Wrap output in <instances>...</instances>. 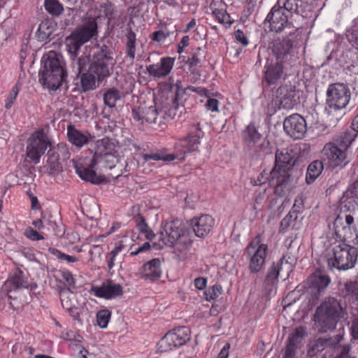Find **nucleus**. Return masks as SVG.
<instances>
[{"label":"nucleus","mask_w":358,"mask_h":358,"mask_svg":"<svg viewBox=\"0 0 358 358\" xmlns=\"http://www.w3.org/2000/svg\"><path fill=\"white\" fill-rule=\"evenodd\" d=\"M268 245L262 243V235H257L248 245L245 254L248 259V269L252 274L260 272L265 264Z\"/></svg>","instance_id":"obj_7"},{"label":"nucleus","mask_w":358,"mask_h":358,"mask_svg":"<svg viewBox=\"0 0 358 358\" xmlns=\"http://www.w3.org/2000/svg\"><path fill=\"white\" fill-rule=\"evenodd\" d=\"M350 95L346 85L340 83L331 84L327 92V104L331 109H343L348 104Z\"/></svg>","instance_id":"obj_12"},{"label":"nucleus","mask_w":358,"mask_h":358,"mask_svg":"<svg viewBox=\"0 0 358 358\" xmlns=\"http://www.w3.org/2000/svg\"><path fill=\"white\" fill-rule=\"evenodd\" d=\"M350 350V346L349 345H343L341 349H339L338 344L336 352L331 354L332 355V358H352Z\"/></svg>","instance_id":"obj_56"},{"label":"nucleus","mask_w":358,"mask_h":358,"mask_svg":"<svg viewBox=\"0 0 358 358\" xmlns=\"http://www.w3.org/2000/svg\"><path fill=\"white\" fill-rule=\"evenodd\" d=\"M283 129L291 138L301 139L307 131L306 121L299 114H292L285 119Z\"/></svg>","instance_id":"obj_19"},{"label":"nucleus","mask_w":358,"mask_h":358,"mask_svg":"<svg viewBox=\"0 0 358 358\" xmlns=\"http://www.w3.org/2000/svg\"><path fill=\"white\" fill-rule=\"evenodd\" d=\"M244 143L248 147L254 146L262 138V135L257 131L254 123H250L242 132Z\"/></svg>","instance_id":"obj_35"},{"label":"nucleus","mask_w":358,"mask_h":358,"mask_svg":"<svg viewBox=\"0 0 358 358\" xmlns=\"http://www.w3.org/2000/svg\"><path fill=\"white\" fill-rule=\"evenodd\" d=\"M142 278L155 281L158 280L162 275L161 262L159 259H152L145 264L141 270Z\"/></svg>","instance_id":"obj_30"},{"label":"nucleus","mask_w":358,"mask_h":358,"mask_svg":"<svg viewBox=\"0 0 358 358\" xmlns=\"http://www.w3.org/2000/svg\"><path fill=\"white\" fill-rule=\"evenodd\" d=\"M50 142L43 129L34 132L29 137L26 148V155L35 164L40 162L41 157L45 153Z\"/></svg>","instance_id":"obj_10"},{"label":"nucleus","mask_w":358,"mask_h":358,"mask_svg":"<svg viewBox=\"0 0 358 358\" xmlns=\"http://www.w3.org/2000/svg\"><path fill=\"white\" fill-rule=\"evenodd\" d=\"M42 63L39 71L40 83L50 90H56L67 78L62 61L55 52H50L46 57L42 58Z\"/></svg>","instance_id":"obj_3"},{"label":"nucleus","mask_w":358,"mask_h":358,"mask_svg":"<svg viewBox=\"0 0 358 358\" xmlns=\"http://www.w3.org/2000/svg\"><path fill=\"white\" fill-rule=\"evenodd\" d=\"M97 29L96 18L90 17L87 18L80 26L77 27L74 32L85 43H87L90 39L97 36Z\"/></svg>","instance_id":"obj_26"},{"label":"nucleus","mask_w":358,"mask_h":358,"mask_svg":"<svg viewBox=\"0 0 358 358\" xmlns=\"http://www.w3.org/2000/svg\"><path fill=\"white\" fill-rule=\"evenodd\" d=\"M17 94L18 90L17 87H13L6 101L5 107L6 109H10L12 107L13 103L17 96Z\"/></svg>","instance_id":"obj_62"},{"label":"nucleus","mask_w":358,"mask_h":358,"mask_svg":"<svg viewBox=\"0 0 358 358\" xmlns=\"http://www.w3.org/2000/svg\"><path fill=\"white\" fill-rule=\"evenodd\" d=\"M171 32L169 30H158L154 31L150 36V38L152 41L157 42V43H163L165 40L170 36Z\"/></svg>","instance_id":"obj_54"},{"label":"nucleus","mask_w":358,"mask_h":358,"mask_svg":"<svg viewBox=\"0 0 358 358\" xmlns=\"http://www.w3.org/2000/svg\"><path fill=\"white\" fill-rule=\"evenodd\" d=\"M190 225L197 237L204 238L212 231L214 219L209 215H202L192 218Z\"/></svg>","instance_id":"obj_23"},{"label":"nucleus","mask_w":358,"mask_h":358,"mask_svg":"<svg viewBox=\"0 0 358 358\" xmlns=\"http://www.w3.org/2000/svg\"><path fill=\"white\" fill-rule=\"evenodd\" d=\"M128 92L120 90L116 87H110L106 90L103 95V102L110 108H114L117 101L123 98Z\"/></svg>","instance_id":"obj_34"},{"label":"nucleus","mask_w":358,"mask_h":358,"mask_svg":"<svg viewBox=\"0 0 358 358\" xmlns=\"http://www.w3.org/2000/svg\"><path fill=\"white\" fill-rule=\"evenodd\" d=\"M222 292V287L220 285H214L208 287L204 292L205 299L211 301L216 299Z\"/></svg>","instance_id":"obj_51"},{"label":"nucleus","mask_w":358,"mask_h":358,"mask_svg":"<svg viewBox=\"0 0 358 358\" xmlns=\"http://www.w3.org/2000/svg\"><path fill=\"white\" fill-rule=\"evenodd\" d=\"M175 62V58L170 57H162L157 64L146 66V70L150 76L157 78H165L171 71Z\"/></svg>","instance_id":"obj_24"},{"label":"nucleus","mask_w":358,"mask_h":358,"mask_svg":"<svg viewBox=\"0 0 358 358\" xmlns=\"http://www.w3.org/2000/svg\"><path fill=\"white\" fill-rule=\"evenodd\" d=\"M96 82L97 77L92 73L90 72L89 69L87 73H83L80 83L84 92L94 90L96 87Z\"/></svg>","instance_id":"obj_43"},{"label":"nucleus","mask_w":358,"mask_h":358,"mask_svg":"<svg viewBox=\"0 0 358 358\" xmlns=\"http://www.w3.org/2000/svg\"><path fill=\"white\" fill-rule=\"evenodd\" d=\"M45 10L53 16H59L64 10V7L59 0H44Z\"/></svg>","instance_id":"obj_46"},{"label":"nucleus","mask_w":358,"mask_h":358,"mask_svg":"<svg viewBox=\"0 0 358 358\" xmlns=\"http://www.w3.org/2000/svg\"><path fill=\"white\" fill-rule=\"evenodd\" d=\"M298 218L294 211H289V213L280 222V230L283 231L289 228L292 222H295Z\"/></svg>","instance_id":"obj_57"},{"label":"nucleus","mask_w":358,"mask_h":358,"mask_svg":"<svg viewBox=\"0 0 358 358\" xmlns=\"http://www.w3.org/2000/svg\"><path fill=\"white\" fill-rule=\"evenodd\" d=\"M112 55L111 48L106 45L96 48L88 69L97 77L98 83L102 82L110 76L109 64H113Z\"/></svg>","instance_id":"obj_8"},{"label":"nucleus","mask_w":358,"mask_h":358,"mask_svg":"<svg viewBox=\"0 0 358 358\" xmlns=\"http://www.w3.org/2000/svg\"><path fill=\"white\" fill-rule=\"evenodd\" d=\"M111 317V312L108 309L98 311L96 314L97 325L102 329L106 328Z\"/></svg>","instance_id":"obj_49"},{"label":"nucleus","mask_w":358,"mask_h":358,"mask_svg":"<svg viewBox=\"0 0 358 358\" xmlns=\"http://www.w3.org/2000/svg\"><path fill=\"white\" fill-rule=\"evenodd\" d=\"M333 255L327 259L329 269L348 270L355 266L357 259V249L351 245L340 243L332 250Z\"/></svg>","instance_id":"obj_6"},{"label":"nucleus","mask_w":358,"mask_h":358,"mask_svg":"<svg viewBox=\"0 0 358 358\" xmlns=\"http://www.w3.org/2000/svg\"><path fill=\"white\" fill-rule=\"evenodd\" d=\"M306 335V328L299 327L295 329L293 333L289 336L287 344L291 346L299 348L303 337Z\"/></svg>","instance_id":"obj_45"},{"label":"nucleus","mask_w":358,"mask_h":358,"mask_svg":"<svg viewBox=\"0 0 358 358\" xmlns=\"http://www.w3.org/2000/svg\"><path fill=\"white\" fill-rule=\"evenodd\" d=\"M175 86L176 87L177 92L176 93L175 98H174V99L173 101V105L169 109V115L171 118H174L176 116L177 110H178L180 109H183V106H180V105L178 104V98H177L178 95V92L180 91V90L182 89V83H181V82L180 80H177V82L175 84Z\"/></svg>","instance_id":"obj_50"},{"label":"nucleus","mask_w":358,"mask_h":358,"mask_svg":"<svg viewBox=\"0 0 358 358\" xmlns=\"http://www.w3.org/2000/svg\"><path fill=\"white\" fill-rule=\"evenodd\" d=\"M46 227L56 236L62 237L64 234L62 225L58 224L55 221L47 220Z\"/></svg>","instance_id":"obj_52"},{"label":"nucleus","mask_w":358,"mask_h":358,"mask_svg":"<svg viewBox=\"0 0 358 358\" xmlns=\"http://www.w3.org/2000/svg\"><path fill=\"white\" fill-rule=\"evenodd\" d=\"M134 219L137 229L145 235V238L148 240H152L155 236V234H154L152 230L148 227V224L145 222V217L142 215L138 214L134 217Z\"/></svg>","instance_id":"obj_42"},{"label":"nucleus","mask_w":358,"mask_h":358,"mask_svg":"<svg viewBox=\"0 0 358 358\" xmlns=\"http://www.w3.org/2000/svg\"><path fill=\"white\" fill-rule=\"evenodd\" d=\"M24 289H29V283L20 270H16L3 285V289L8 297L13 300H17Z\"/></svg>","instance_id":"obj_18"},{"label":"nucleus","mask_w":358,"mask_h":358,"mask_svg":"<svg viewBox=\"0 0 358 358\" xmlns=\"http://www.w3.org/2000/svg\"><path fill=\"white\" fill-rule=\"evenodd\" d=\"M185 234V230L182 222L180 220H174L167 222L159 233V240L167 246L173 247L182 241Z\"/></svg>","instance_id":"obj_15"},{"label":"nucleus","mask_w":358,"mask_h":358,"mask_svg":"<svg viewBox=\"0 0 358 358\" xmlns=\"http://www.w3.org/2000/svg\"><path fill=\"white\" fill-rule=\"evenodd\" d=\"M267 195L266 193V188L256 193L255 198L254 208L257 209L259 206H261L266 199Z\"/></svg>","instance_id":"obj_63"},{"label":"nucleus","mask_w":358,"mask_h":358,"mask_svg":"<svg viewBox=\"0 0 358 358\" xmlns=\"http://www.w3.org/2000/svg\"><path fill=\"white\" fill-rule=\"evenodd\" d=\"M115 150V145L113 141L108 138H103L96 141L95 152L93 157L114 153Z\"/></svg>","instance_id":"obj_37"},{"label":"nucleus","mask_w":358,"mask_h":358,"mask_svg":"<svg viewBox=\"0 0 358 358\" xmlns=\"http://www.w3.org/2000/svg\"><path fill=\"white\" fill-rule=\"evenodd\" d=\"M68 141L77 148H82L90 141V134L87 131H82L73 124H69L66 128Z\"/></svg>","instance_id":"obj_29"},{"label":"nucleus","mask_w":358,"mask_h":358,"mask_svg":"<svg viewBox=\"0 0 358 358\" xmlns=\"http://www.w3.org/2000/svg\"><path fill=\"white\" fill-rule=\"evenodd\" d=\"M267 58L288 66H294L299 57L293 48V41L289 38L274 41L269 47Z\"/></svg>","instance_id":"obj_9"},{"label":"nucleus","mask_w":358,"mask_h":358,"mask_svg":"<svg viewBox=\"0 0 358 358\" xmlns=\"http://www.w3.org/2000/svg\"><path fill=\"white\" fill-rule=\"evenodd\" d=\"M349 42L352 46L358 48V27H354L348 36Z\"/></svg>","instance_id":"obj_64"},{"label":"nucleus","mask_w":358,"mask_h":358,"mask_svg":"<svg viewBox=\"0 0 358 358\" xmlns=\"http://www.w3.org/2000/svg\"><path fill=\"white\" fill-rule=\"evenodd\" d=\"M346 315L345 303L333 296L326 297L313 315L315 328L320 333L331 331L336 329L341 319Z\"/></svg>","instance_id":"obj_2"},{"label":"nucleus","mask_w":358,"mask_h":358,"mask_svg":"<svg viewBox=\"0 0 358 358\" xmlns=\"http://www.w3.org/2000/svg\"><path fill=\"white\" fill-rule=\"evenodd\" d=\"M48 163L50 174L53 175L57 173L62 170V166L58 162V158L52 157L48 159Z\"/></svg>","instance_id":"obj_59"},{"label":"nucleus","mask_w":358,"mask_h":358,"mask_svg":"<svg viewBox=\"0 0 358 358\" xmlns=\"http://www.w3.org/2000/svg\"><path fill=\"white\" fill-rule=\"evenodd\" d=\"M295 155L290 148L277 150L275 152V166L270 171V183L273 185L275 193L278 196H282L285 190H289L294 186L292 167L295 163Z\"/></svg>","instance_id":"obj_1"},{"label":"nucleus","mask_w":358,"mask_h":358,"mask_svg":"<svg viewBox=\"0 0 358 358\" xmlns=\"http://www.w3.org/2000/svg\"><path fill=\"white\" fill-rule=\"evenodd\" d=\"M96 296L106 299L115 298L122 294V287L120 284L111 280L103 282L100 286H93L91 288Z\"/></svg>","instance_id":"obj_22"},{"label":"nucleus","mask_w":358,"mask_h":358,"mask_svg":"<svg viewBox=\"0 0 358 358\" xmlns=\"http://www.w3.org/2000/svg\"><path fill=\"white\" fill-rule=\"evenodd\" d=\"M131 113L135 120L150 124L156 123L159 115V112L155 106L134 107Z\"/></svg>","instance_id":"obj_25"},{"label":"nucleus","mask_w":358,"mask_h":358,"mask_svg":"<svg viewBox=\"0 0 358 358\" xmlns=\"http://www.w3.org/2000/svg\"><path fill=\"white\" fill-rule=\"evenodd\" d=\"M342 339L341 334L329 338H319L312 344L310 352L314 355H319L321 358H332L331 353L336 352L337 345Z\"/></svg>","instance_id":"obj_17"},{"label":"nucleus","mask_w":358,"mask_h":358,"mask_svg":"<svg viewBox=\"0 0 358 358\" xmlns=\"http://www.w3.org/2000/svg\"><path fill=\"white\" fill-rule=\"evenodd\" d=\"M90 164L89 167H78L76 166V173L78 176L84 180L90 182L93 184H99L101 182V179L98 176L96 172L92 169V167Z\"/></svg>","instance_id":"obj_39"},{"label":"nucleus","mask_w":358,"mask_h":358,"mask_svg":"<svg viewBox=\"0 0 358 358\" xmlns=\"http://www.w3.org/2000/svg\"><path fill=\"white\" fill-rule=\"evenodd\" d=\"M270 178H271V175L270 173L268 174V173H266L265 171H264L263 172H262L259 176L257 177V179H255L253 182H252L254 185H256V186H260L262 185H264L265 184L267 181L269 182V185L271 186H272L270 183Z\"/></svg>","instance_id":"obj_61"},{"label":"nucleus","mask_w":358,"mask_h":358,"mask_svg":"<svg viewBox=\"0 0 358 358\" xmlns=\"http://www.w3.org/2000/svg\"><path fill=\"white\" fill-rule=\"evenodd\" d=\"M295 259L293 257L283 255L277 262H273L268 268L264 281V288L269 294L275 292L279 277L286 280L293 271Z\"/></svg>","instance_id":"obj_5"},{"label":"nucleus","mask_w":358,"mask_h":358,"mask_svg":"<svg viewBox=\"0 0 358 358\" xmlns=\"http://www.w3.org/2000/svg\"><path fill=\"white\" fill-rule=\"evenodd\" d=\"M203 131L199 124L191 127L187 136L179 139L175 143L176 154L162 155L163 161L171 162L176 159L183 160L187 153L198 150Z\"/></svg>","instance_id":"obj_4"},{"label":"nucleus","mask_w":358,"mask_h":358,"mask_svg":"<svg viewBox=\"0 0 358 358\" xmlns=\"http://www.w3.org/2000/svg\"><path fill=\"white\" fill-rule=\"evenodd\" d=\"M90 59L88 56H81L73 62V68L76 69L78 73H81L90 64Z\"/></svg>","instance_id":"obj_55"},{"label":"nucleus","mask_w":358,"mask_h":358,"mask_svg":"<svg viewBox=\"0 0 358 358\" xmlns=\"http://www.w3.org/2000/svg\"><path fill=\"white\" fill-rule=\"evenodd\" d=\"M300 94L301 92L295 85L286 83L276 90V103L280 108L291 109L299 103Z\"/></svg>","instance_id":"obj_14"},{"label":"nucleus","mask_w":358,"mask_h":358,"mask_svg":"<svg viewBox=\"0 0 358 358\" xmlns=\"http://www.w3.org/2000/svg\"><path fill=\"white\" fill-rule=\"evenodd\" d=\"M55 30L53 23L50 20L42 21L36 32V36L40 41H45Z\"/></svg>","instance_id":"obj_41"},{"label":"nucleus","mask_w":358,"mask_h":358,"mask_svg":"<svg viewBox=\"0 0 358 358\" xmlns=\"http://www.w3.org/2000/svg\"><path fill=\"white\" fill-rule=\"evenodd\" d=\"M288 65L266 58L264 69V80L268 85H275L284 77V70Z\"/></svg>","instance_id":"obj_21"},{"label":"nucleus","mask_w":358,"mask_h":358,"mask_svg":"<svg viewBox=\"0 0 358 358\" xmlns=\"http://www.w3.org/2000/svg\"><path fill=\"white\" fill-rule=\"evenodd\" d=\"M358 217V211L353 209L349 213H341L335 218L334 229L336 236L341 238H345L346 236L350 234L351 228L353 227L355 218Z\"/></svg>","instance_id":"obj_20"},{"label":"nucleus","mask_w":358,"mask_h":358,"mask_svg":"<svg viewBox=\"0 0 358 358\" xmlns=\"http://www.w3.org/2000/svg\"><path fill=\"white\" fill-rule=\"evenodd\" d=\"M205 53L201 48L198 47L196 49L192 52V55L191 57L188 58L186 61V64L190 67L197 66L199 64H201V61L205 59Z\"/></svg>","instance_id":"obj_48"},{"label":"nucleus","mask_w":358,"mask_h":358,"mask_svg":"<svg viewBox=\"0 0 358 358\" xmlns=\"http://www.w3.org/2000/svg\"><path fill=\"white\" fill-rule=\"evenodd\" d=\"M117 162V157L114 153H110L99 157H93L91 165L96 166V164H99L101 167L105 169H112L115 167Z\"/></svg>","instance_id":"obj_38"},{"label":"nucleus","mask_w":358,"mask_h":358,"mask_svg":"<svg viewBox=\"0 0 358 358\" xmlns=\"http://www.w3.org/2000/svg\"><path fill=\"white\" fill-rule=\"evenodd\" d=\"M129 238L127 236H122L115 243V248L110 251L107 262L108 268L110 271L116 264H121L122 259L120 255L124 252H128Z\"/></svg>","instance_id":"obj_27"},{"label":"nucleus","mask_w":358,"mask_h":358,"mask_svg":"<svg viewBox=\"0 0 358 358\" xmlns=\"http://www.w3.org/2000/svg\"><path fill=\"white\" fill-rule=\"evenodd\" d=\"M303 198L302 195L296 196L294 205L290 211H294V214H296L298 216V214L300 213L303 208Z\"/></svg>","instance_id":"obj_60"},{"label":"nucleus","mask_w":358,"mask_h":358,"mask_svg":"<svg viewBox=\"0 0 358 358\" xmlns=\"http://www.w3.org/2000/svg\"><path fill=\"white\" fill-rule=\"evenodd\" d=\"M190 331L186 327H180L169 331L158 343V350L168 352L185 345L190 340Z\"/></svg>","instance_id":"obj_13"},{"label":"nucleus","mask_w":358,"mask_h":358,"mask_svg":"<svg viewBox=\"0 0 358 358\" xmlns=\"http://www.w3.org/2000/svg\"><path fill=\"white\" fill-rule=\"evenodd\" d=\"M66 49L71 56L76 57L80 47L85 43L73 31L65 41Z\"/></svg>","instance_id":"obj_40"},{"label":"nucleus","mask_w":358,"mask_h":358,"mask_svg":"<svg viewBox=\"0 0 358 358\" xmlns=\"http://www.w3.org/2000/svg\"><path fill=\"white\" fill-rule=\"evenodd\" d=\"M75 294L70 288H64L60 291V299L64 309L69 313L71 316L76 318L79 316L78 308L75 304Z\"/></svg>","instance_id":"obj_31"},{"label":"nucleus","mask_w":358,"mask_h":358,"mask_svg":"<svg viewBox=\"0 0 358 358\" xmlns=\"http://www.w3.org/2000/svg\"><path fill=\"white\" fill-rule=\"evenodd\" d=\"M322 153L333 169H342L352 161V155L348 150L331 141L324 145Z\"/></svg>","instance_id":"obj_11"},{"label":"nucleus","mask_w":358,"mask_h":358,"mask_svg":"<svg viewBox=\"0 0 358 358\" xmlns=\"http://www.w3.org/2000/svg\"><path fill=\"white\" fill-rule=\"evenodd\" d=\"M343 293L345 295H355L358 299V282L356 281H350L345 283Z\"/></svg>","instance_id":"obj_58"},{"label":"nucleus","mask_w":358,"mask_h":358,"mask_svg":"<svg viewBox=\"0 0 358 358\" xmlns=\"http://www.w3.org/2000/svg\"><path fill=\"white\" fill-rule=\"evenodd\" d=\"M324 169L323 162L320 160L312 162L308 166L306 174V182L310 185L321 175Z\"/></svg>","instance_id":"obj_36"},{"label":"nucleus","mask_w":358,"mask_h":358,"mask_svg":"<svg viewBox=\"0 0 358 358\" xmlns=\"http://www.w3.org/2000/svg\"><path fill=\"white\" fill-rule=\"evenodd\" d=\"M357 136L355 131L346 128L345 130L336 134L331 142L349 150Z\"/></svg>","instance_id":"obj_33"},{"label":"nucleus","mask_w":358,"mask_h":358,"mask_svg":"<svg viewBox=\"0 0 358 358\" xmlns=\"http://www.w3.org/2000/svg\"><path fill=\"white\" fill-rule=\"evenodd\" d=\"M213 15L220 23L224 25L227 28L229 27L234 22V20L231 19L225 9L215 8L213 10Z\"/></svg>","instance_id":"obj_47"},{"label":"nucleus","mask_w":358,"mask_h":358,"mask_svg":"<svg viewBox=\"0 0 358 358\" xmlns=\"http://www.w3.org/2000/svg\"><path fill=\"white\" fill-rule=\"evenodd\" d=\"M275 4L291 15H302L305 11L306 2L304 0H277Z\"/></svg>","instance_id":"obj_32"},{"label":"nucleus","mask_w":358,"mask_h":358,"mask_svg":"<svg viewBox=\"0 0 358 358\" xmlns=\"http://www.w3.org/2000/svg\"><path fill=\"white\" fill-rule=\"evenodd\" d=\"M330 282L331 278L328 275L322 274L320 272L314 273L308 279L309 288L311 289V293L315 297L319 296L323 293Z\"/></svg>","instance_id":"obj_28"},{"label":"nucleus","mask_w":358,"mask_h":358,"mask_svg":"<svg viewBox=\"0 0 358 358\" xmlns=\"http://www.w3.org/2000/svg\"><path fill=\"white\" fill-rule=\"evenodd\" d=\"M288 13L275 4L267 14L265 22H268L270 30L280 33L286 29L294 28L293 23L288 20Z\"/></svg>","instance_id":"obj_16"},{"label":"nucleus","mask_w":358,"mask_h":358,"mask_svg":"<svg viewBox=\"0 0 358 358\" xmlns=\"http://www.w3.org/2000/svg\"><path fill=\"white\" fill-rule=\"evenodd\" d=\"M49 251L52 255L57 257L59 259L64 260L68 263H74L78 260L77 257L66 255L55 248H50Z\"/></svg>","instance_id":"obj_53"},{"label":"nucleus","mask_w":358,"mask_h":358,"mask_svg":"<svg viewBox=\"0 0 358 358\" xmlns=\"http://www.w3.org/2000/svg\"><path fill=\"white\" fill-rule=\"evenodd\" d=\"M127 43H126V54L127 56L133 61L135 58L136 53V34L129 29L126 34Z\"/></svg>","instance_id":"obj_44"}]
</instances>
